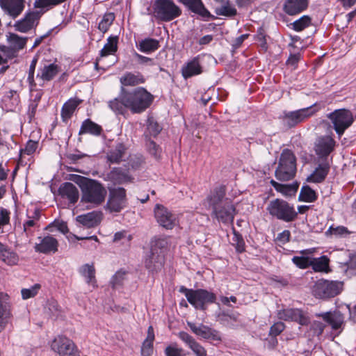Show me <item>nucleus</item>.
Listing matches in <instances>:
<instances>
[{"instance_id": "40", "label": "nucleus", "mask_w": 356, "mask_h": 356, "mask_svg": "<svg viewBox=\"0 0 356 356\" xmlns=\"http://www.w3.org/2000/svg\"><path fill=\"white\" fill-rule=\"evenodd\" d=\"M80 101L70 99L64 104L61 110V117L63 121H67L73 115Z\"/></svg>"}, {"instance_id": "18", "label": "nucleus", "mask_w": 356, "mask_h": 356, "mask_svg": "<svg viewBox=\"0 0 356 356\" xmlns=\"http://www.w3.org/2000/svg\"><path fill=\"white\" fill-rule=\"evenodd\" d=\"M12 318L8 296L0 292V332H3Z\"/></svg>"}, {"instance_id": "20", "label": "nucleus", "mask_w": 356, "mask_h": 356, "mask_svg": "<svg viewBox=\"0 0 356 356\" xmlns=\"http://www.w3.org/2000/svg\"><path fill=\"white\" fill-rule=\"evenodd\" d=\"M316 316L321 317L334 330L340 329L344 322L343 315L339 311L316 314Z\"/></svg>"}, {"instance_id": "22", "label": "nucleus", "mask_w": 356, "mask_h": 356, "mask_svg": "<svg viewBox=\"0 0 356 356\" xmlns=\"http://www.w3.org/2000/svg\"><path fill=\"white\" fill-rule=\"evenodd\" d=\"M125 92L126 90H124V87H122L120 95L108 102V107L116 115H124L127 109H129L128 104H127L124 98Z\"/></svg>"}, {"instance_id": "36", "label": "nucleus", "mask_w": 356, "mask_h": 356, "mask_svg": "<svg viewBox=\"0 0 356 356\" xmlns=\"http://www.w3.org/2000/svg\"><path fill=\"white\" fill-rule=\"evenodd\" d=\"M76 220L87 227L96 226L100 221V214L96 212H90L76 217Z\"/></svg>"}, {"instance_id": "4", "label": "nucleus", "mask_w": 356, "mask_h": 356, "mask_svg": "<svg viewBox=\"0 0 356 356\" xmlns=\"http://www.w3.org/2000/svg\"><path fill=\"white\" fill-rule=\"evenodd\" d=\"M266 211L272 218L284 222H291L298 218L294 205L283 199L276 198L270 201Z\"/></svg>"}, {"instance_id": "48", "label": "nucleus", "mask_w": 356, "mask_h": 356, "mask_svg": "<svg viewBox=\"0 0 356 356\" xmlns=\"http://www.w3.org/2000/svg\"><path fill=\"white\" fill-rule=\"evenodd\" d=\"M115 20V15L113 13H105L99 23L98 29L103 33H106Z\"/></svg>"}, {"instance_id": "62", "label": "nucleus", "mask_w": 356, "mask_h": 356, "mask_svg": "<svg viewBox=\"0 0 356 356\" xmlns=\"http://www.w3.org/2000/svg\"><path fill=\"white\" fill-rule=\"evenodd\" d=\"M255 40L259 42V45L261 47L265 50L267 49V42L266 39V34L264 33V31L260 28L259 29L256 35H255Z\"/></svg>"}, {"instance_id": "11", "label": "nucleus", "mask_w": 356, "mask_h": 356, "mask_svg": "<svg viewBox=\"0 0 356 356\" xmlns=\"http://www.w3.org/2000/svg\"><path fill=\"white\" fill-rule=\"evenodd\" d=\"M51 348L59 356H80V352L73 341L63 335L54 338Z\"/></svg>"}, {"instance_id": "29", "label": "nucleus", "mask_w": 356, "mask_h": 356, "mask_svg": "<svg viewBox=\"0 0 356 356\" xmlns=\"http://www.w3.org/2000/svg\"><path fill=\"white\" fill-rule=\"evenodd\" d=\"M60 195L68 199L70 203L74 204L79 197V193L77 188L70 182L64 183L59 188Z\"/></svg>"}, {"instance_id": "55", "label": "nucleus", "mask_w": 356, "mask_h": 356, "mask_svg": "<svg viewBox=\"0 0 356 356\" xmlns=\"http://www.w3.org/2000/svg\"><path fill=\"white\" fill-rule=\"evenodd\" d=\"M37 62H38V58H34L31 60V63L30 66H29V70L27 81L29 82V86L31 88L32 87H35L36 86V83H35V80H34V73H35Z\"/></svg>"}, {"instance_id": "38", "label": "nucleus", "mask_w": 356, "mask_h": 356, "mask_svg": "<svg viewBox=\"0 0 356 356\" xmlns=\"http://www.w3.org/2000/svg\"><path fill=\"white\" fill-rule=\"evenodd\" d=\"M154 340V333L152 326H149L147 330V336L143 341L141 347L142 356H151L153 353V342Z\"/></svg>"}, {"instance_id": "26", "label": "nucleus", "mask_w": 356, "mask_h": 356, "mask_svg": "<svg viewBox=\"0 0 356 356\" xmlns=\"http://www.w3.org/2000/svg\"><path fill=\"white\" fill-rule=\"evenodd\" d=\"M307 6L308 0H286L284 10L289 15H295L306 10Z\"/></svg>"}, {"instance_id": "45", "label": "nucleus", "mask_w": 356, "mask_h": 356, "mask_svg": "<svg viewBox=\"0 0 356 356\" xmlns=\"http://www.w3.org/2000/svg\"><path fill=\"white\" fill-rule=\"evenodd\" d=\"M0 259L6 264L13 266L17 264L19 257L15 252L11 251L6 246L3 251L0 253Z\"/></svg>"}, {"instance_id": "3", "label": "nucleus", "mask_w": 356, "mask_h": 356, "mask_svg": "<svg viewBox=\"0 0 356 356\" xmlns=\"http://www.w3.org/2000/svg\"><path fill=\"white\" fill-rule=\"evenodd\" d=\"M125 102L133 113H140L149 107L154 96L144 88H137L131 91L126 90Z\"/></svg>"}, {"instance_id": "58", "label": "nucleus", "mask_w": 356, "mask_h": 356, "mask_svg": "<svg viewBox=\"0 0 356 356\" xmlns=\"http://www.w3.org/2000/svg\"><path fill=\"white\" fill-rule=\"evenodd\" d=\"M327 232L336 236H342L350 234L348 228L344 226H337L335 227L331 226L328 229Z\"/></svg>"}, {"instance_id": "15", "label": "nucleus", "mask_w": 356, "mask_h": 356, "mask_svg": "<svg viewBox=\"0 0 356 356\" xmlns=\"http://www.w3.org/2000/svg\"><path fill=\"white\" fill-rule=\"evenodd\" d=\"M187 325L195 334L205 340L210 341H222L220 332L211 327L202 323L197 325L195 323L189 321L187 322Z\"/></svg>"}, {"instance_id": "21", "label": "nucleus", "mask_w": 356, "mask_h": 356, "mask_svg": "<svg viewBox=\"0 0 356 356\" xmlns=\"http://www.w3.org/2000/svg\"><path fill=\"white\" fill-rule=\"evenodd\" d=\"M0 7L13 17H16L24 10V0H0Z\"/></svg>"}, {"instance_id": "61", "label": "nucleus", "mask_w": 356, "mask_h": 356, "mask_svg": "<svg viewBox=\"0 0 356 356\" xmlns=\"http://www.w3.org/2000/svg\"><path fill=\"white\" fill-rule=\"evenodd\" d=\"M325 327V325L318 321H314L312 322L311 325V330L313 331L314 334L316 336H321Z\"/></svg>"}, {"instance_id": "39", "label": "nucleus", "mask_w": 356, "mask_h": 356, "mask_svg": "<svg viewBox=\"0 0 356 356\" xmlns=\"http://www.w3.org/2000/svg\"><path fill=\"white\" fill-rule=\"evenodd\" d=\"M329 262L330 260L327 256L318 258L312 257L310 266L315 272L328 273L330 271Z\"/></svg>"}, {"instance_id": "7", "label": "nucleus", "mask_w": 356, "mask_h": 356, "mask_svg": "<svg viewBox=\"0 0 356 356\" xmlns=\"http://www.w3.org/2000/svg\"><path fill=\"white\" fill-rule=\"evenodd\" d=\"M156 19L168 22L181 15V8L172 0H156L153 5Z\"/></svg>"}, {"instance_id": "10", "label": "nucleus", "mask_w": 356, "mask_h": 356, "mask_svg": "<svg viewBox=\"0 0 356 356\" xmlns=\"http://www.w3.org/2000/svg\"><path fill=\"white\" fill-rule=\"evenodd\" d=\"M343 283L339 281L318 280L314 286L313 293L315 297L326 299L339 295L343 289Z\"/></svg>"}, {"instance_id": "44", "label": "nucleus", "mask_w": 356, "mask_h": 356, "mask_svg": "<svg viewBox=\"0 0 356 356\" xmlns=\"http://www.w3.org/2000/svg\"><path fill=\"white\" fill-rule=\"evenodd\" d=\"M298 199L300 201L302 202H313L316 200L317 195L309 186H303L301 188Z\"/></svg>"}, {"instance_id": "34", "label": "nucleus", "mask_w": 356, "mask_h": 356, "mask_svg": "<svg viewBox=\"0 0 356 356\" xmlns=\"http://www.w3.org/2000/svg\"><path fill=\"white\" fill-rule=\"evenodd\" d=\"M102 132V128L100 125L90 119H86L82 122L79 134H90L94 136H100Z\"/></svg>"}, {"instance_id": "32", "label": "nucleus", "mask_w": 356, "mask_h": 356, "mask_svg": "<svg viewBox=\"0 0 356 356\" xmlns=\"http://www.w3.org/2000/svg\"><path fill=\"white\" fill-rule=\"evenodd\" d=\"M145 79L140 72H126L120 79V81L123 86H134L143 83Z\"/></svg>"}, {"instance_id": "16", "label": "nucleus", "mask_w": 356, "mask_h": 356, "mask_svg": "<svg viewBox=\"0 0 356 356\" xmlns=\"http://www.w3.org/2000/svg\"><path fill=\"white\" fill-rule=\"evenodd\" d=\"M277 318L285 321H295L301 325H307L310 323L309 318L302 310L294 308L283 309L277 311Z\"/></svg>"}, {"instance_id": "52", "label": "nucleus", "mask_w": 356, "mask_h": 356, "mask_svg": "<svg viewBox=\"0 0 356 356\" xmlns=\"http://www.w3.org/2000/svg\"><path fill=\"white\" fill-rule=\"evenodd\" d=\"M167 244V241L165 238H156L152 242L151 249L153 252H162V254L165 255Z\"/></svg>"}, {"instance_id": "41", "label": "nucleus", "mask_w": 356, "mask_h": 356, "mask_svg": "<svg viewBox=\"0 0 356 356\" xmlns=\"http://www.w3.org/2000/svg\"><path fill=\"white\" fill-rule=\"evenodd\" d=\"M118 36H110L107 39V42L104 44L103 49L100 51L101 56H106L108 55L115 54L118 50Z\"/></svg>"}, {"instance_id": "13", "label": "nucleus", "mask_w": 356, "mask_h": 356, "mask_svg": "<svg viewBox=\"0 0 356 356\" xmlns=\"http://www.w3.org/2000/svg\"><path fill=\"white\" fill-rule=\"evenodd\" d=\"M154 213L157 222L166 229H172L178 224L177 215L161 204H156Z\"/></svg>"}, {"instance_id": "60", "label": "nucleus", "mask_w": 356, "mask_h": 356, "mask_svg": "<svg viewBox=\"0 0 356 356\" xmlns=\"http://www.w3.org/2000/svg\"><path fill=\"white\" fill-rule=\"evenodd\" d=\"M218 321L224 326L233 327L235 325L232 322L230 314L222 312L218 316Z\"/></svg>"}, {"instance_id": "5", "label": "nucleus", "mask_w": 356, "mask_h": 356, "mask_svg": "<svg viewBox=\"0 0 356 356\" xmlns=\"http://www.w3.org/2000/svg\"><path fill=\"white\" fill-rule=\"evenodd\" d=\"M179 291L184 294L192 306L202 311L206 310L207 305L214 303L216 300V296L206 289H192L181 286Z\"/></svg>"}, {"instance_id": "6", "label": "nucleus", "mask_w": 356, "mask_h": 356, "mask_svg": "<svg viewBox=\"0 0 356 356\" xmlns=\"http://www.w3.org/2000/svg\"><path fill=\"white\" fill-rule=\"evenodd\" d=\"M296 173V158L293 152L289 149L282 150L275 170L277 179L286 181L292 179Z\"/></svg>"}, {"instance_id": "56", "label": "nucleus", "mask_w": 356, "mask_h": 356, "mask_svg": "<svg viewBox=\"0 0 356 356\" xmlns=\"http://www.w3.org/2000/svg\"><path fill=\"white\" fill-rule=\"evenodd\" d=\"M285 329V325L284 323L279 321L275 323L270 328L269 335L273 337H276L280 334Z\"/></svg>"}, {"instance_id": "50", "label": "nucleus", "mask_w": 356, "mask_h": 356, "mask_svg": "<svg viewBox=\"0 0 356 356\" xmlns=\"http://www.w3.org/2000/svg\"><path fill=\"white\" fill-rule=\"evenodd\" d=\"M311 24V18L307 15H304L293 24V29L296 31H301Z\"/></svg>"}, {"instance_id": "35", "label": "nucleus", "mask_w": 356, "mask_h": 356, "mask_svg": "<svg viewBox=\"0 0 356 356\" xmlns=\"http://www.w3.org/2000/svg\"><path fill=\"white\" fill-rule=\"evenodd\" d=\"M300 253L302 254V256H294L292 258L291 261L293 264L300 269H305L309 267L312 257L304 255L312 254L313 250L312 249H305L300 251Z\"/></svg>"}, {"instance_id": "47", "label": "nucleus", "mask_w": 356, "mask_h": 356, "mask_svg": "<svg viewBox=\"0 0 356 356\" xmlns=\"http://www.w3.org/2000/svg\"><path fill=\"white\" fill-rule=\"evenodd\" d=\"M161 129V127L153 118H149L147 119V131L145 133V138H149L150 136L156 137Z\"/></svg>"}, {"instance_id": "51", "label": "nucleus", "mask_w": 356, "mask_h": 356, "mask_svg": "<svg viewBox=\"0 0 356 356\" xmlns=\"http://www.w3.org/2000/svg\"><path fill=\"white\" fill-rule=\"evenodd\" d=\"M146 146L149 153L156 159L160 158L161 149L154 141L150 140V138H146Z\"/></svg>"}, {"instance_id": "23", "label": "nucleus", "mask_w": 356, "mask_h": 356, "mask_svg": "<svg viewBox=\"0 0 356 356\" xmlns=\"http://www.w3.org/2000/svg\"><path fill=\"white\" fill-rule=\"evenodd\" d=\"M60 71V67L55 63L44 65L39 68L36 78L45 81H51Z\"/></svg>"}, {"instance_id": "43", "label": "nucleus", "mask_w": 356, "mask_h": 356, "mask_svg": "<svg viewBox=\"0 0 356 356\" xmlns=\"http://www.w3.org/2000/svg\"><path fill=\"white\" fill-rule=\"evenodd\" d=\"M27 40V38L20 37L15 33H9V35L7 36V40L9 44L17 52L25 47Z\"/></svg>"}, {"instance_id": "49", "label": "nucleus", "mask_w": 356, "mask_h": 356, "mask_svg": "<svg viewBox=\"0 0 356 356\" xmlns=\"http://www.w3.org/2000/svg\"><path fill=\"white\" fill-rule=\"evenodd\" d=\"M41 289L40 284H35L28 289H22L21 290L22 298L23 300H27L31 298H34L39 292Z\"/></svg>"}, {"instance_id": "30", "label": "nucleus", "mask_w": 356, "mask_h": 356, "mask_svg": "<svg viewBox=\"0 0 356 356\" xmlns=\"http://www.w3.org/2000/svg\"><path fill=\"white\" fill-rule=\"evenodd\" d=\"M191 11L203 17L211 16L210 13L205 8L201 0H179Z\"/></svg>"}, {"instance_id": "25", "label": "nucleus", "mask_w": 356, "mask_h": 356, "mask_svg": "<svg viewBox=\"0 0 356 356\" xmlns=\"http://www.w3.org/2000/svg\"><path fill=\"white\" fill-rule=\"evenodd\" d=\"M330 168V163L329 161H321L313 173L308 177L307 181L314 183L323 181L327 175Z\"/></svg>"}, {"instance_id": "17", "label": "nucleus", "mask_w": 356, "mask_h": 356, "mask_svg": "<svg viewBox=\"0 0 356 356\" xmlns=\"http://www.w3.org/2000/svg\"><path fill=\"white\" fill-rule=\"evenodd\" d=\"M40 17L41 13L40 12L33 10L27 12L22 19L15 23L14 28L21 33H26L38 26Z\"/></svg>"}, {"instance_id": "31", "label": "nucleus", "mask_w": 356, "mask_h": 356, "mask_svg": "<svg viewBox=\"0 0 356 356\" xmlns=\"http://www.w3.org/2000/svg\"><path fill=\"white\" fill-rule=\"evenodd\" d=\"M159 41L154 38H146L136 43L138 49L145 54H151L159 48Z\"/></svg>"}, {"instance_id": "2", "label": "nucleus", "mask_w": 356, "mask_h": 356, "mask_svg": "<svg viewBox=\"0 0 356 356\" xmlns=\"http://www.w3.org/2000/svg\"><path fill=\"white\" fill-rule=\"evenodd\" d=\"M76 182L81 188V202L99 206L104 202L106 190L99 181L87 177L77 176Z\"/></svg>"}, {"instance_id": "53", "label": "nucleus", "mask_w": 356, "mask_h": 356, "mask_svg": "<svg viewBox=\"0 0 356 356\" xmlns=\"http://www.w3.org/2000/svg\"><path fill=\"white\" fill-rule=\"evenodd\" d=\"M0 51L2 53L6 63L9 59L17 57L18 54V52H17L10 45L8 47L3 44H0Z\"/></svg>"}, {"instance_id": "24", "label": "nucleus", "mask_w": 356, "mask_h": 356, "mask_svg": "<svg viewBox=\"0 0 356 356\" xmlns=\"http://www.w3.org/2000/svg\"><path fill=\"white\" fill-rule=\"evenodd\" d=\"M165 261V255L162 252H156L150 250V254L146 258L145 264L150 271H157L161 269Z\"/></svg>"}, {"instance_id": "28", "label": "nucleus", "mask_w": 356, "mask_h": 356, "mask_svg": "<svg viewBox=\"0 0 356 356\" xmlns=\"http://www.w3.org/2000/svg\"><path fill=\"white\" fill-rule=\"evenodd\" d=\"M105 179L112 181L114 184H122L130 181L131 178L122 168H114L106 175Z\"/></svg>"}, {"instance_id": "37", "label": "nucleus", "mask_w": 356, "mask_h": 356, "mask_svg": "<svg viewBox=\"0 0 356 356\" xmlns=\"http://www.w3.org/2000/svg\"><path fill=\"white\" fill-rule=\"evenodd\" d=\"M79 273L86 279L88 284L92 285L93 288L97 286L95 269L93 265L88 264L83 265L79 269Z\"/></svg>"}, {"instance_id": "63", "label": "nucleus", "mask_w": 356, "mask_h": 356, "mask_svg": "<svg viewBox=\"0 0 356 356\" xmlns=\"http://www.w3.org/2000/svg\"><path fill=\"white\" fill-rule=\"evenodd\" d=\"M124 277V273L121 271H118L111 278V284L113 288H116L117 286L121 285L122 284V281Z\"/></svg>"}, {"instance_id": "1", "label": "nucleus", "mask_w": 356, "mask_h": 356, "mask_svg": "<svg viewBox=\"0 0 356 356\" xmlns=\"http://www.w3.org/2000/svg\"><path fill=\"white\" fill-rule=\"evenodd\" d=\"M225 187L220 186L207 198L209 207L212 208V216L219 222L225 224L232 223L236 215V208L232 201L225 196Z\"/></svg>"}, {"instance_id": "12", "label": "nucleus", "mask_w": 356, "mask_h": 356, "mask_svg": "<svg viewBox=\"0 0 356 356\" xmlns=\"http://www.w3.org/2000/svg\"><path fill=\"white\" fill-rule=\"evenodd\" d=\"M127 204L126 190L122 187L109 189L108 198L106 208L111 213L120 212Z\"/></svg>"}, {"instance_id": "27", "label": "nucleus", "mask_w": 356, "mask_h": 356, "mask_svg": "<svg viewBox=\"0 0 356 356\" xmlns=\"http://www.w3.org/2000/svg\"><path fill=\"white\" fill-rule=\"evenodd\" d=\"M201 56H197L182 67V75L185 79L200 74L202 72L200 65Z\"/></svg>"}, {"instance_id": "42", "label": "nucleus", "mask_w": 356, "mask_h": 356, "mask_svg": "<svg viewBox=\"0 0 356 356\" xmlns=\"http://www.w3.org/2000/svg\"><path fill=\"white\" fill-rule=\"evenodd\" d=\"M3 101L8 110L13 111L19 104V95L15 90H10L5 94Z\"/></svg>"}, {"instance_id": "64", "label": "nucleus", "mask_w": 356, "mask_h": 356, "mask_svg": "<svg viewBox=\"0 0 356 356\" xmlns=\"http://www.w3.org/2000/svg\"><path fill=\"white\" fill-rule=\"evenodd\" d=\"M189 348L196 356H207L206 349L197 341Z\"/></svg>"}, {"instance_id": "9", "label": "nucleus", "mask_w": 356, "mask_h": 356, "mask_svg": "<svg viewBox=\"0 0 356 356\" xmlns=\"http://www.w3.org/2000/svg\"><path fill=\"white\" fill-rule=\"evenodd\" d=\"M315 106L316 104H314L293 111H283L280 119L284 126L293 128L316 113L318 109L315 108Z\"/></svg>"}, {"instance_id": "33", "label": "nucleus", "mask_w": 356, "mask_h": 356, "mask_svg": "<svg viewBox=\"0 0 356 356\" xmlns=\"http://www.w3.org/2000/svg\"><path fill=\"white\" fill-rule=\"evenodd\" d=\"M127 148L122 143H118L115 145L114 149H111L107 153V159L111 163H119L122 161Z\"/></svg>"}, {"instance_id": "14", "label": "nucleus", "mask_w": 356, "mask_h": 356, "mask_svg": "<svg viewBox=\"0 0 356 356\" xmlns=\"http://www.w3.org/2000/svg\"><path fill=\"white\" fill-rule=\"evenodd\" d=\"M335 140L330 136L318 137L314 143V151L321 161H329L328 156L334 151Z\"/></svg>"}, {"instance_id": "46", "label": "nucleus", "mask_w": 356, "mask_h": 356, "mask_svg": "<svg viewBox=\"0 0 356 356\" xmlns=\"http://www.w3.org/2000/svg\"><path fill=\"white\" fill-rule=\"evenodd\" d=\"M223 4L215 8V13L217 15H222L225 17H234L237 14L236 9L232 6L229 1L222 3Z\"/></svg>"}, {"instance_id": "8", "label": "nucleus", "mask_w": 356, "mask_h": 356, "mask_svg": "<svg viewBox=\"0 0 356 356\" xmlns=\"http://www.w3.org/2000/svg\"><path fill=\"white\" fill-rule=\"evenodd\" d=\"M327 118L339 137H341L354 122L352 112L346 108L337 109L328 114Z\"/></svg>"}, {"instance_id": "59", "label": "nucleus", "mask_w": 356, "mask_h": 356, "mask_svg": "<svg viewBox=\"0 0 356 356\" xmlns=\"http://www.w3.org/2000/svg\"><path fill=\"white\" fill-rule=\"evenodd\" d=\"M178 337L185 343L188 348L191 347L193 344H195L197 341L188 333L181 331L178 333Z\"/></svg>"}, {"instance_id": "54", "label": "nucleus", "mask_w": 356, "mask_h": 356, "mask_svg": "<svg viewBox=\"0 0 356 356\" xmlns=\"http://www.w3.org/2000/svg\"><path fill=\"white\" fill-rule=\"evenodd\" d=\"M165 354L166 356H184V350L179 348L177 343H172L168 346L165 349Z\"/></svg>"}, {"instance_id": "19", "label": "nucleus", "mask_w": 356, "mask_h": 356, "mask_svg": "<svg viewBox=\"0 0 356 356\" xmlns=\"http://www.w3.org/2000/svg\"><path fill=\"white\" fill-rule=\"evenodd\" d=\"M39 242L36 243L35 250L40 253L49 254L56 252L58 250V241L51 236H46L43 238L38 237Z\"/></svg>"}, {"instance_id": "57", "label": "nucleus", "mask_w": 356, "mask_h": 356, "mask_svg": "<svg viewBox=\"0 0 356 356\" xmlns=\"http://www.w3.org/2000/svg\"><path fill=\"white\" fill-rule=\"evenodd\" d=\"M143 162V156L140 154L131 155L129 159V165L133 169L138 168Z\"/></svg>"}]
</instances>
